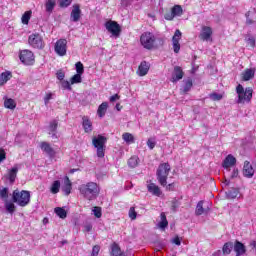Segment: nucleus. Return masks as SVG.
<instances>
[{
	"label": "nucleus",
	"instance_id": "nucleus-13",
	"mask_svg": "<svg viewBox=\"0 0 256 256\" xmlns=\"http://www.w3.org/2000/svg\"><path fill=\"white\" fill-rule=\"evenodd\" d=\"M237 159L233 155L229 154L223 161L222 167L225 169L224 173H231V167H235Z\"/></svg>",
	"mask_w": 256,
	"mask_h": 256
},
{
	"label": "nucleus",
	"instance_id": "nucleus-23",
	"mask_svg": "<svg viewBox=\"0 0 256 256\" xmlns=\"http://www.w3.org/2000/svg\"><path fill=\"white\" fill-rule=\"evenodd\" d=\"M71 20L74 21V23H77L79 19H81V8H79V5H74L71 12Z\"/></svg>",
	"mask_w": 256,
	"mask_h": 256
},
{
	"label": "nucleus",
	"instance_id": "nucleus-36",
	"mask_svg": "<svg viewBox=\"0 0 256 256\" xmlns=\"http://www.w3.org/2000/svg\"><path fill=\"white\" fill-rule=\"evenodd\" d=\"M54 212L60 219H66L67 218V210L65 208L56 207L54 209Z\"/></svg>",
	"mask_w": 256,
	"mask_h": 256
},
{
	"label": "nucleus",
	"instance_id": "nucleus-1",
	"mask_svg": "<svg viewBox=\"0 0 256 256\" xmlns=\"http://www.w3.org/2000/svg\"><path fill=\"white\" fill-rule=\"evenodd\" d=\"M78 191L87 201H93L96 197H99L101 188L99 184L95 182H88L79 186Z\"/></svg>",
	"mask_w": 256,
	"mask_h": 256
},
{
	"label": "nucleus",
	"instance_id": "nucleus-28",
	"mask_svg": "<svg viewBox=\"0 0 256 256\" xmlns=\"http://www.w3.org/2000/svg\"><path fill=\"white\" fill-rule=\"evenodd\" d=\"M108 108H109V103L103 102V103L98 107L97 115H98L100 118L105 117V113H107V109H108Z\"/></svg>",
	"mask_w": 256,
	"mask_h": 256
},
{
	"label": "nucleus",
	"instance_id": "nucleus-44",
	"mask_svg": "<svg viewBox=\"0 0 256 256\" xmlns=\"http://www.w3.org/2000/svg\"><path fill=\"white\" fill-rule=\"evenodd\" d=\"M76 67V75H83V73H85V67L83 66V63L81 62H77L75 64Z\"/></svg>",
	"mask_w": 256,
	"mask_h": 256
},
{
	"label": "nucleus",
	"instance_id": "nucleus-49",
	"mask_svg": "<svg viewBox=\"0 0 256 256\" xmlns=\"http://www.w3.org/2000/svg\"><path fill=\"white\" fill-rule=\"evenodd\" d=\"M129 217L130 219H132V221H135V219H137V212L135 211V207L130 208Z\"/></svg>",
	"mask_w": 256,
	"mask_h": 256
},
{
	"label": "nucleus",
	"instance_id": "nucleus-30",
	"mask_svg": "<svg viewBox=\"0 0 256 256\" xmlns=\"http://www.w3.org/2000/svg\"><path fill=\"white\" fill-rule=\"evenodd\" d=\"M32 15H33V11L31 10L24 12V14L21 17V23L23 25H29V21H31Z\"/></svg>",
	"mask_w": 256,
	"mask_h": 256
},
{
	"label": "nucleus",
	"instance_id": "nucleus-37",
	"mask_svg": "<svg viewBox=\"0 0 256 256\" xmlns=\"http://www.w3.org/2000/svg\"><path fill=\"white\" fill-rule=\"evenodd\" d=\"M139 165V157L138 156H132L128 160V166L131 167L132 169H135Z\"/></svg>",
	"mask_w": 256,
	"mask_h": 256
},
{
	"label": "nucleus",
	"instance_id": "nucleus-54",
	"mask_svg": "<svg viewBox=\"0 0 256 256\" xmlns=\"http://www.w3.org/2000/svg\"><path fill=\"white\" fill-rule=\"evenodd\" d=\"M147 145H148L149 149H155V145H156L155 139H153V138L148 139Z\"/></svg>",
	"mask_w": 256,
	"mask_h": 256
},
{
	"label": "nucleus",
	"instance_id": "nucleus-32",
	"mask_svg": "<svg viewBox=\"0 0 256 256\" xmlns=\"http://www.w3.org/2000/svg\"><path fill=\"white\" fill-rule=\"evenodd\" d=\"M60 189H61V182L59 180H55L50 187V192L53 195H57V193H59Z\"/></svg>",
	"mask_w": 256,
	"mask_h": 256
},
{
	"label": "nucleus",
	"instance_id": "nucleus-29",
	"mask_svg": "<svg viewBox=\"0 0 256 256\" xmlns=\"http://www.w3.org/2000/svg\"><path fill=\"white\" fill-rule=\"evenodd\" d=\"M11 77H13L11 72H9V71L3 72L0 75V87L5 85V83H7V81L11 80Z\"/></svg>",
	"mask_w": 256,
	"mask_h": 256
},
{
	"label": "nucleus",
	"instance_id": "nucleus-52",
	"mask_svg": "<svg viewBox=\"0 0 256 256\" xmlns=\"http://www.w3.org/2000/svg\"><path fill=\"white\" fill-rule=\"evenodd\" d=\"M7 159V153L5 152V149L0 148V163H3Z\"/></svg>",
	"mask_w": 256,
	"mask_h": 256
},
{
	"label": "nucleus",
	"instance_id": "nucleus-24",
	"mask_svg": "<svg viewBox=\"0 0 256 256\" xmlns=\"http://www.w3.org/2000/svg\"><path fill=\"white\" fill-rule=\"evenodd\" d=\"M71 189H73V184L71 183V180H69V177L66 176L64 178V184L62 186V191L65 195H71Z\"/></svg>",
	"mask_w": 256,
	"mask_h": 256
},
{
	"label": "nucleus",
	"instance_id": "nucleus-21",
	"mask_svg": "<svg viewBox=\"0 0 256 256\" xmlns=\"http://www.w3.org/2000/svg\"><path fill=\"white\" fill-rule=\"evenodd\" d=\"M82 127L86 133H91L93 131V122L87 116L82 117Z\"/></svg>",
	"mask_w": 256,
	"mask_h": 256
},
{
	"label": "nucleus",
	"instance_id": "nucleus-3",
	"mask_svg": "<svg viewBox=\"0 0 256 256\" xmlns=\"http://www.w3.org/2000/svg\"><path fill=\"white\" fill-rule=\"evenodd\" d=\"M12 199L14 203L19 205V207H27V205L31 203V192L27 190H14Z\"/></svg>",
	"mask_w": 256,
	"mask_h": 256
},
{
	"label": "nucleus",
	"instance_id": "nucleus-42",
	"mask_svg": "<svg viewBox=\"0 0 256 256\" xmlns=\"http://www.w3.org/2000/svg\"><path fill=\"white\" fill-rule=\"evenodd\" d=\"M0 198L3 201H7V199H9V188L0 189Z\"/></svg>",
	"mask_w": 256,
	"mask_h": 256
},
{
	"label": "nucleus",
	"instance_id": "nucleus-4",
	"mask_svg": "<svg viewBox=\"0 0 256 256\" xmlns=\"http://www.w3.org/2000/svg\"><path fill=\"white\" fill-rule=\"evenodd\" d=\"M169 173H171V165H169V163H162L158 166L156 177L158 183L162 187L167 186V177H169Z\"/></svg>",
	"mask_w": 256,
	"mask_h": 256
},
{
	"label": "nucleus",
	"instance_id": "nucleus-64",
	"mask_svg": "<svg viewBox=\"0 0 256 256\" xmlns=\"http://www.w3.org/2000/svg\"><path fill=\"white\" fill-rule=\"evenodd\" d=\"M116 109H117V111H121V109H123V106H121L120 103H117L116 104Z\"/></svg>",
	"mask_w": 256,
	"mask_h": 256
},
{
	"label": "nucleus",
	"instance_id": "nucleus-40",
	"mask_svg": "<svg viewBox=\"0 0 256 256\" xmlns=\"http://www.w3.org/2000/svg\"><path fill=\"white\" fill-rule=\"evenodd\" d=\"M225 177H230V179H236V177H239V169L234 167L231 172L224 173Z\"/></svg>",
	"mask_w": 256,
	"mask_h": 256
},
{
	"label": "nucleus",
	"instance_id": "nucleus-41",
	"mask_svg": "<svg viewBox=\"0 0 256 256\" xmlns=\"http://www.w3.org/2000/svg\"><path fill=\"white\" fill-rule=\"evenodd\" d=\"M208 210L203 208V201L198 202L196 206V215H203V213H207Z\"/></svg>",
	"mask_w": 256,
	"mask_h": 256
},
{
	"label": "nucleus",
	"instance_id": "nucleus-31",
	"mask_svg": "<svg viewBox=\"0 0 256 256\" xmlns=\"http://www.w3.org/2000/svg\"><path fill=\"white\" fill-rule=\"evenodd\" d=\"M122 139L125 141V143H127V145L135 143V137L129 132L122 134Z\"/></svg>",
	"mask_w": 256,
	"mask_h": 256
},
{
	"label": "nucleus",
	"instance_id": "nucleus-48",
	"mask_svg": "<svg viewBox=\"0 0 256 256\" xmlns=\"http://www.w3.org/2000/svg\"><path fill=\"white\" fill-rule=\"evenodd\" d=\"M209 97L212 101H221V99H223V94L214 92L210 94Z\"/></svg>",
	"mask_w": 256,
	"mask_h": 256
},
{
	"label": "nucleus",
	"instance_id": "nucleus-38",
	"mask_svg": "<svg viewBox=\"0 0 256 256\" xmlns=\"http://www.w3.org/2000/svg\"><path fill=\"white\" fill-rule=\"evenodd\" d=\"M81 76H82V75H80V74H75V75H73V76L71 77V79H70V84H72V85H77V84H79V83H82L83 78H82Z\"/></svg>",
	"mask_w": 256,
	"mask_h": 256
},
{
	"label": "nucleus",
	"instance_id": "nucleus-55",
	"mask_svg": "<svg viewBox=\"0 0 256 256\" xmlns=\"http://www.w3.org/2000/svg\"><path fill=\"white\" fill-rule=\"evenodd\" d=\"M73 0H60V7H69Z\"/></svg>",
	"mask_w": 256,
	"mask_h": 256
},
{
	"label": "nucleus",
	"instance_id": "nucleus-50",
	"mask_svg": "<svg viewBox=\"0 0 256 256\" xmlns=\"http://www.w3.org/2000/svg\"><path fill=\"white\" fill-rule=\"evenodd\" d=\"M193 87V82L191 80H188L186 83H185V86H184V93H187L189 91H191V88Z\"/></svg>",
	"mask_w": 256,
	"mask_h": 256
},
{
	"label": "nucleus",
	"instance_id": "nucleus-10",
	"mask_svg": "<svg viewBox=\"0 0 256 256\" xmlns=\"http://www.w3.org/2000/svg\"><path fill=\"white\" fill-rule=\"evenodd\" d=\"M54 51L59 55V57H65V55H67V40L59 39L55 43Z\"/></svg>",
	"mask_w": 256,
	"mask_h": 256
},
{
	"label": "nucleus",
	"instance_id": "nucleus-53",
	"mask_svg": "<svg viewBox=\"0 0 256 256\" xmlns=\"http://www.w3.org/2000/svg\"><path fill=\"white\" fill-rule=\"evenodd\" d=\"M101 251V247L99 245H96L92 248V254L91 256H99V252Z\"/></svg>",
	"mask_w": 256,
	"mask_h": 256
},
{
	"label": "nucleus",
	"instance_id": "nucleus-2",
	"mask_svg": "<svg viewBox=\"0 0 256 256\" xmlns=\"http://www.w3.org/2000/svg\"><path fill=\"white\" fill-rule=\"evenodd\" d=\"M140 44L143 49H147L148 51L157 49V36L153 32L146 31L140 36Z\"/></svg>",
	"mask_w": 256,
	"mask_h": 256
},
{
	"label": "nucleus",
	"instance_id": "nucleus-26",
	"mask_svg": "<svg viewBox=\"0 0 256 256\" xmlns=\"http://www.w3.org/2000/svg\"><path fill=\"white\" fill-rule=\"evenodd\" d=\"M40 148L44 151V153L49 155V157H55V150H53V148L51 147V144L47 142H42L40 144Z\"/></svg>",
	"mask_w": 256,
	"mask_h": 256
},
{
	"label": "nucleus",
	"instance_id": "nucleus-14",
	"mask_svg": "<svg viewBox=\"0 0 256 256\" xmlns=\"http://www.w3.org/2000/svg\"><path fill=\"white\" fill-rule=\"evenodd\" d=\"M181 35V30H176L174 36L172 37L174 53H179V51H181V44H179V41H181Z\"/></svg>",
	"mask_w": 256,
	"mask_h": 256
},
{
	"label": "nucleus",
	"instance_id": "nucleus-46",
	"mask_svg": "<svg viewBox=\"0 0 256 256\" xmlns=\"http://www.w3.org/2000/svg\"><path fill=\"white\" fill-rule=\"evenodd\" d=\"M238 196H239V190L237 189L229 190L227 193L228 199H236V197Z\"/></svg>",
	"mask_w": 256,
	"mask_h": 256
},
{
	"label": "nucleus",
	"instance_id": "nucleus-9",
	"mask_svg": "<svg viewBox=\"0 0 256 256\" xmlns=\"http://www.w3.org/2000/svg\"><path fill=\"white\" fill-rule=\"evenodd\" d=\"M19 59L24 65H33L35 63V55L31 50L20 51Z\"/></svg>",
	"mask_w": 256,
	"mask_h": 256
},
{
	"label": "nucleus",
	"instance_id": "nucleus-16",
	"mask_svg": "<svg viewBox=\"0 0 256 256\" xmlns=\"http://www.w3.org/2000/svg\"><path fill=\"white\" fill-rule=\"evenodd\" d=\"M17 173H19V165H14L13 168L9 169L6 175V179L10 181V183H15L17 179Z\"/></svg>",
	"mask_w": 256,
	"mask_h": 256
},
{
	"label": "nucleus",
	"instance_id": "nucleus-8",
	"mask_svg": "<svg viewBox=\"0 0 256 256\" xmlns=\"http://www.w3.org/2000/svg\"><path fill=\"white\" fill-rule=\"evenodd\" d=\"M104 27L108 33H111L112 37H119L121 35V26L113 20L106 21Z\"/></svg>",
	"mask_w": 256,
	"mask_h": 256
},
{
	"label": "nucleus",
	"instance_id": "nucleus-51",
	"mask_svg": "<svg viewBox=\"0 0 256 256\" xmlns=\"http://www.w3.org/2000/svg\"><path fill=\"white\" fill-rule=\"evenodd\" d=\"M92 211H93V214L95 215V217H97V219H101L102 213H101V208L100 207H94L92 209Z\"/></svg>",
	"mask_w": 256,
	"mask_h": 256
},
{
	"label": "nucleus",
	"instance_id": "nucleus-58",
	"mask_svg": "<svg viewBox=\"0 0 256 256\" xmlns=\"http://www.w3.org/2000/svg\"><path fill=\"white\" fill-rule=\"evenodd\" d=\"M50 99H53V93H48V94L45 95V97H44L45 105H49V100Z\"/></svg>",
	"mask_w": 256,
	"mask_h": 256
},
{
	"label": "nucleus",
	"instance_id": "nucleus-43",
	"mask_svg": "<svg viewBox=\"0 0 256 256\" xmlns=\"http://www.w3.org/2000/svg\"><path fill=\"white\" fill-rule=\"evenodd\" d=\"M55 3H56V0H47L46 1V11H48V13H51V11H53V9H55Z\"/></svg>",
	"mask_w": 256,
	"mask_h": 256
},
{
	"label": "nucleus",
	"instance_id": "nucleus-60",
	"mask_svg": "<svg viewBox=\"0 0 256 256\" xmlns=\"http://www.w3.org/2000/svg\"><path fill=\"white\" fill-rule=\"evenodd\" d=\"M172 243H174V245H181V238H179V236H176L172 239Z\"/></svg>",
	"mask_w": 256,
	"mask_h": 256
},
{
	"label": "nucleus",
	"instance_id": "nucleus-56",
	"mask_svg": "<svg viewBox=\"0 0 256 256\" xmlns=\"http://www.w3.org/2000/svg\"><path fill=\"white\" fill-rule=\"evenodd\" d=\"M56 77H57V79H58L59 81H64V79H65V72H63V71H58V72L56 73Z\"/></svg>",
	"mask_w": 256,
	"mask_h": 256
},
{
	"label": "nucleus",
	"instance_id": "nucleus-39",
	"mask_svg": "<svg viewBox=\"0 0 256 256\" xmlns=\"http://www.w3.org/2000/svg\"><path fill=\"white\" fill-rule=\"evenodd\" d=\"M111 249H112L111 255H113V256H121V255H123V254H121V248L116 243L112 244Z\"/></svg>",
	"mask_w": 256,
	"mask_h": 256
},
{
	"label": "nucleus",
	"instance_id": "nucleus-63",
	"mask_svg": "<svg viewBox=\"0 0 256 256\" xmlns=\"http://www.w3.org/2000/svg\"><path fill=\"white\" fill-rule=\"evenodd\" d=\"M249 247H251V249L256 252V241L255 240L250 241Z\"/></svg>",
	"mask_w": 256,
	"mask_h": 256
},
{
	"label": "nucleus",
	"instance_id": "nucleus-35",
	"mask_svg": "<svg viewBox=\"0 0 256 256\" xmlns=\"http://www.w3.org/2000/svg\"><path fill=\"white\" fill-rule=\"evenodd\" d=\"M4 107L6 109H15V107H17V102H15L13 99L11 98H6L4 101Z\"/></svg>",
	"mask_w": 256,
	"mask_h": 256
},
{
	"label": "nucleus",
	"instance_id": "nucleus-20",
	"mask_svg": "<svg viewBox=\"0 0 256 256\" xmlns=\"http://www.w3.org/2000/svg\"><path fill=\"white\" fill-rule=\"evenodd\" d=\"M255 68H247L241 73L242 81H251L255 77Z\"/></svg>",
	"mask_w": 256,
	"mask_h": 256
},
{
	"label": "nucleus",
	"instance_id": "nucleus-15",
	"mask_svg": "<svg viewBox=\"0 0 256 256\" xmlns=\"http://www.w3.org/2000/svg\"><path fill=\"white\" fill-rule=\"evenodd\" d=\"M184 75L185 73L183 72V69L180 66H175L170 81L172 83H177L183 79Z\"/></svg>",
	"mask_w": 256,
	"mask_h": 256
},
{
	"label": "nucleus",
	"instance_id": "nucleus-34",
	"mask_svg": "<svg viewBox=\"0 0 256 256\" xmlns=\"http://www.w3.org/2000/svg\"><path fill=\"white\" fill-rule=\"evenodd\" d=\"M233 251V242H227L222 247L223 255H231Z\"/></svg>",
	"mask_w": 256,
	"mask_h": 256
},
{
	"label": "nucleus",
	"instance_id": "nucleus-25",
	"mask_svg": "<svg viewBox=\"0 0 256 256\" xmlns=\"http://www.w3.org/2000/svg\"><path fill=\"white\" fill-rule=\"evenodd\" d=\"M256 23V9H252L246 13V25H255Z\"/></svg>",
	"mask_w": 256,
	"mask_h": 256
},
{
	"label": "nucleus",
	"instance_id": "nucleus-19",
	"mask_svg": "<svg viewBox=\"0 0 256 256\" xmlns=\"http://www.w3.org/2000/svg\"><path fill=\"white\" fill-rule=\"evenodd\" d=\"M150 68L151 66L149 63L146 61L141 62L137 70V75H139V77H145V75L149 73Z\"/></svg>",
	"mask_w": 256,
	"mask_h": 256
},
{
	"label": "nucleus",
	"instance_id": "nucleus-57",
	"mask_svg": "<svg viewBox=\"0 0 256 256\" xmlns=\"http://www.w3.org/2000/svg\"><path fill=\"white\" fill-rule=\"evenodd\" d=\"M121 99V96L119 94H114L109 98L110 103H115V101H119Z\"/></svg>",
	"mask_w": 256,
	"mask_h": 256
},
{
	"label": "nucleus",
	"instance_id": "nucleus-12",
	"mask_svg": "<svg viewBox=\"0 0 256 256\" xmlns=\"http://www.w3.org/2000/svg\"><path fill=\"white\" fill-rule=\"evenodd\" d=\"M213 37V28L203 25L200 30L199 39L201 41H211Z\"/></svg>",
	"mask_w": 256,
	"mask_h": 256
},
{
	"label": "nucleus",
	"instance_id": "nucleus-33",
	"mask_svg": "<svg viewBox=\"0 0 256 256\" xmlns=\"http://www.w3.org/2000/svg\"><path fill=\"white\" fill-rule=\"evenodd\" d=\"M58 125L59 123L57 122V120H53L52 122H50V125L48 127L49 135H52V137H55V133L57 132Z\"/></svg>",
	"mask_w": 256,
	"mask_h": 256
},
{
	"label": "nucleus",
	"instance_id": "nucleus-27",
	"mask_svg": "<svg viewBox=\"0 0 256 256\" xmlns=\"http://www.w3.org/2000/svg\"><path fill=\"white\" fill-rule=\"evenodd\" d=\"M169 225V222L167 221V216L165 215V212H162L160 214V221L158 222L159 229H162V231H165Z\"/></svg>",
	"mask_w": 256,
	"mask_h": 256
},
{
	"label": "nucleus",
	"instance_id": "nucleus-47",
	"mask_svg": "<svg viewBox=\"0 0 256 256\" xmlns=\"http://www.w3.org/2000/svg\"><path fill=\"white\" fill-rule=\"evenodd\" d=\"M5 202L6 211H8V213H15V204L7 200Z\"/></svg>",
	"mask_w": 256,
	"mask_h": 256
},
{
	"label": "nucleus",
	"instance_id": "nucleus-7",
	"mask_svg": "<svg viewBox=\"0 0 256 256\" xmlns=\"http://www.w3.org/2000/svg\"><path fill=\"white\" fill-rule=\"evenodd\" d=\"M28 43L30 47L33 49H44L45 48V41L43 40V36L39 33H33L28 38Z\"/></svg>",
	"mask_w": 256,
	"mask_h": 256
},
{
	"label": "nucleus",
	"instance_id": "nucleus-11",
	"mask_svg": "<svg viewBox=\"0 0 256 256\" xmlns=\"http://www.w3.org/2000/svg\"><path fill=\"white\" fill-rule=\"evenodd\" d=\"M183 15V7L181 5H174L171 9V13L165 14L164 18L166 21H173L175 17H181Z\"/></svg>",
	"mask_w": 256,
	"mask_h": 256
},
{
	"label": "nucleus",
	"instance_id": "nucleus-61",
	"mask_svg": "<svg viewBox=\"0 0 256 256\" xmlns=\"http://www.w3.org/2000/svg\"><path fill=\"white\" fill-rule=\"evenodd\" d=\"M92 229H93V225L91 224L84 225V231H86V233H89Z\"/></svg>",
	"mask_w": 256,
	"mask_h": 256
},
{
	"label": "nucleus",
	"instance_id": "nucleus-59",
	"mask_svg": "<svg viewBox=\"0 0 256 256\" xmlns=\"http://www.w3.org/2000/svg\"><path fill=\"white\" fill-rule=\"evenodd\" d=\"M246 43H248L250 47H255V38L249 37L248 39H246Z\"/></svg>",
	"mask_w": 256,
	"mask_h": 256
},
{
	"label": "nucleus",
	"instance_id": "nucleus-6",
	"mask_svg": "<svg viewBox=\"0 0 256 256\" xmlns=\"http://www.w3.org/2000/svg\"><path fill=\"white\" fill-rule=\"evenodd\" d=\"M105 143H107V137L102 135L93 137L92 145L97 149V157H105Z\"/></svg>",
	"mask_w": 256,
	"mask_h": 256
},
{
	"label": "nucleus",
	"instance_id": "nucleus-62",
	"mask_svg": "<svg viewBox=\"0 0 256 256\" xmlns=\"http://www.w3.org/2000/svg\"><path fill=\"white\" fill-rule=\"evenodd\" d=\"M166 191H173L175 189V183L166 184Z\"/></svg>",
	"mask_w": 256,
	"mask_h": 256
},
{
	"label": "nucleus",
	"instance_id": "nucleus-22",
	"mask_svg": "<svg viewBox=\"0 0 256 256\" xmlns=\"http://www.w3.org/2000/svg\"><path fill=\"white\" fill-rule=\"evenodd\" d=\"M234 251L236 256H241L247 253V248H245V244L241 243L240 241H236L234 244Z\"/></svg>",
	"mask_w": 256,
	"mask_h": 256
},
{
	"label": "nucleus",
	"instance_id": "nucleus-17",
	"mask_svg": "<svg viewBox=\"0 0 256 256\" xmlns=\"http://www.w3.org/2000/svg\"><path fill=\"white\" fill-rule=\"evenodd\" d=\"M243 175H244V177H247L248 179H251V177H253V175H255V169H253L251 162H249V161L244 162Z\"/></svg>",
	"mask_w": 256,
	"mask_h": 256
},
{
	"label": "nucleus",
	"instance_id": "nucleus-45",
	"mask_svg": "<svg viewBox=\"0 0 256 256\" xmlns=\"http://www.w3.org/2000/svg\"><path fill=\"white\" fill-rule=\"evenodd\" d=\"M60 84H61L62 89H66L67 91L73 90V88L71 87V85H73V84L67 80L60 81Z\"/></svg>",
	"mask_w": 256,
	"mask_h": 256
},
{
	"label": "nucleus",
	"instance_id": "nucleus-5",
	"mask_svg": "<svg viewBox=\"0 0 256 256\" xmlns=\"http://www.w3.org/2000/svg\"><path fill=\"white\" fill-rule=\"evenodd\" d=\"M236 93L238 95V103H249L253 99V88H243V85L239 84L236 87Z\"/></svg>",
	"mask_w": 256,
	"mask_h": 256
},
{
	"label": "nucleus",
	"instance_id": "nucleus-18",
	"mask_svg": "<svg viewBox=\"0 0 256 256\" xmlns=\"http://www.w3.org/2000/svg\"><path fill=\"white\" fill-rule=\"evenodd\" d=\"M147 190L151 195H154L155 197H161L163 195V192L161 191V188L155 183H149L147 185Z\"/></svg>",
	"mask_w": 256,
	"mask_h": 256
}]
</instances>
